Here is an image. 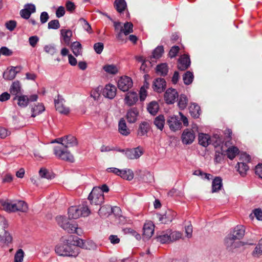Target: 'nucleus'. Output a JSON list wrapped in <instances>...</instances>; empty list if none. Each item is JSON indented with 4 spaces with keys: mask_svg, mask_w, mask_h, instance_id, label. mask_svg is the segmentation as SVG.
I'll return each mask as SVG.
<instances>
[{
    "mask_svg": "<svg viewBox=\"0 0 262 262\" xmlns=\"http://www.w3.org/2000/svg\"><path fill=\"white\" fill-rule=\"evenodd\" d=\"M164 53V50L163 46H159L152 51L150 58L151 59H159L162 57Z\"/></svg>",
    "mask_w": 262,
    "mask_h": 262,
    "instance_id": "2f4dec72",
    "label": "nucleus"
},
{
    "mask_svg": "<svg viewBox=\"0 0 262 262\" xmlns=\"http://www.w3.org/2000/svg\"><path fill=\"white\" fill-rule=\"evenodd\" d=\"M245 234V229L243 226H237L235 227L233 232L229 234L231 236L235 238L239 241L241 239Z\"/></svg>",
    "mask_w": 262,
    "mask_h": 262,
    "instance_id": "c85d7f7f",
    "label": "nucleus"
},
{
    "mask_svg": "<svg viewBox=\"0 0 262 262\" xmlns=\"http://www.w3.org/2000/svg\"><path fill=\"white\" fill-rule=\"evenodd\" d=\"M89 199L92 204L101 205L104 201V196L101 190L99 188H94L89 194Z\"/></svg>",
    "mask_w": 262,
    "mask_h": 262,
    "instance_id": "0eeeda50",
    "label": "nucleus"
},
{
    "mask_svg": "<svg viewBox=\"0 0 262 262\" xmlns=\"http://www.w3.org/2000/svg\"><path fill=\"white\" fill-rule=\"evenodd\" d=\"M168 71V66L165 63L158 64L156 67L157 73L161 75H166Z\"/></svg>",
    "mask_w": 262,
    "mask_h": 262,
    "instance_id": "49530a36",
    "label": "nucleus"
},
{
    "mask_svg": "<svg viewBox=\"0 0 262 262\" xmlns=\"http://www.w3.org/2000/svg\"><path fill=\"white\" fill-rule=\"evenodd\" d=\"M183 80L185 84L189 85L192 83L193 80V74L187 71L183 76Z\"/></svg>",
    "mask_w": 262,
    "mask_h": 262,
    "instance_id": "5fc2aeb1",
    "label": "nucleus"
},
{
    "mask_svg": "<svg viewBox=\"0 0 262 262\" xmlns=\"http://www.w3.org/2000/svg\"><path fill=\"white\" fill-rule=\"evenodd\" d=\"M188 103V99L186 96L181 95L178 101V106L181 109H184L186 107Z\"/></svg>",
    "mask_w": 262,
    "mask_h": 262,
    "instance_id": "4d7b16f0",
    "label": "nucleus"
},
{
    "mask_svg": "<svg viewBox=\"0 0 262 262\" xmlns=\"http://www.w3.org/2000/svg\"><path fill=\"white\" fill-rule=\"evenodd\" d=\"M117 89L116 86L112 84H107L102 90V95L105 98L112 99L116 95Z\"/></svg>",
    "mask_w": 262,
    "mask_h": 262,
    "instance_id": "4468645a",
    "label": "nucleus"
},
{
    "mask_svg": "<svg viewBox=\"0 0 262 262\" xmlns=\"http://www.w3.org/2000/svg\"><path fill=\"white\" fill-rule=\"evenodd\" d=\"M76 240L77 243L78 244H77V247H81L82 248L88 250H93L96 248V245L92 241L88 240L83 241L77 237H76Z\"/></svg>",
    "mask_w": 262,
    "mask_h": 262,
    "instance_id": "aec40b11",
    "label": "nucleus"
},
{
    "mask_svg": "<svg viewBox=\"0 0 262 262\" xmlns=\"http://www.w3.org/2000/svg\"><path fill=\"white\" fill-rule=\"evenodd\" d=\"M154 123L158 129L162 131L165 124V117L162 115L158 116L155 118Z\"/></svg>",
    "mask_w": 262,
    "mask_h": 262,
    "instance_id": "473e14b6",
    "label": "nucleus"
},
{
    "mask_svg": "<svg viewBox=\"0 0 262 262\" xmlns=\"http://www.w3.org/2000/svg\"><path fill=\"white\" fill-rule=\"evenodd\" d=\"M226 152L228 158L232 160L239 154V149L235 146H231L227 149Z\"/></svg>",
    "mask_w": 262,
    "mask_h": 262,
    "instance_id": "c03bdc74",
    "label": "nucleus"
},
{
    "mask_svg": "<svg viewBox=\"0 0 262 262\" xmlns=\"http://www.w3.org/2000/svg\"><path fill=\"white\" fill-rule=\"evenodd\" d=\"M149 129V126L147 123L142 122L140 124L138 131V135L142 136L145 135Z\"/></svg>",
    "mask_w": 262,
    "mask_h": 262,
    "instance_id": "3c124183",
    "label": "nucleus"
},
{
    "mask_svg": "<svg viewBox=\"0 0 262 262\" xmlns=\"http://www.w3.org/2000/svg\"><path fill=\"white\" fill-rule=\"evenodd\" d=\"M58 224L65 231L69 233H76L79 234L81 230L78 227L75 222H70L69 219L65 216H59L56 217Z\"/></svg>",
    "mask_w": 262,
    "mask_h": 262,
    "instance_id": "7ed1b4c3",
    "label": "nucleus"
},
{
    "mask_svg": "<svg viewBox=\"0 0 262 262\" xmlns=\"http://www.w3.org/2000/svg\"><path fill=\"white\" fill-rule=\"evenodd\" d=\"M79 23L82 26L83 28L89 33H92V28L90 24L84 18H81L79 19Z\"/></svg>",
    "mask_w": 262,
    "mask_h": 262,
    "instance_id": "6e6d98bb",
    "label": "nucleus"
},
{
    "mask_svg": "<svg viewBox=\"0 0 262 262\" xmlns=\"http://www.w3.org/2000/svg\"><path fill=\"white\" fill-rule=\"evenodd\" d=\"M71 49L73 54L76 56H78L82 54V46L81 43L78 41L73 42L71 45Z\"/></svg>",
    "mask_w": 262,
    "mask_h": 262,
    "instance_id": "f704fd0d",
    "label": "nucleus"
},
{
    "mask_svg": "<svg viewBox=\"0 0 262 262\" xmlns=\"http://www.w3.org/2000/svg\"><path fill=\"white\" fill-rule=\"evenodd\" d=\"M61 35L62 36V39L64 42L68 45H69L71 40V38L72 36V32L70 30H61Z\"/></svg>",
    "mask_w": 262,
    "mask_h": 262,
    "instance_id": "e433bc0d",
    "label": "nucleus"
},
{
    "mask_svg": "<svg viewBox=\"0 0 262 262\" xmlns=\"http://www.w3.org/2000/svg\"><path fill=\"white\" fill-rule=\"evenodd\" d=\"M211 138L208 134L200 133L198 136L199 143L204 147H207L211 144Z\"/></svg>",
    "mask_w": 262,
    "mask_h": 262,
    "instance_id": "cd10ccee",
    "label": "nucleus"
},
{
    "mask_svg": "<svg viewBox=\"0 0 262 262\" xmlns=\"http://www.w3.org/2000/svg\"><path fill=\"white\" fill-rule=\"evenodd\" d=\"M0 207L7 212H26L28 208L27 204L23 201H18L15 203L2 201L0 202Z\"/></svg>",
    "mask_w": 262,
    "mask_h": 262,
    "instance_id": "f03ea898",
    "label": "nucleus"
},
{
    "mask_svg": "<svg viewBox=\"0 0 262 262\" xmlns=\"http://www.w3.org/2000/svg\"><path fill=\"white\" fill-rule=\"evenodd\" d=\"M36 11V7L32 4H28L25 5L24 8L20 11V16L25 18L28 19L31 14Z\"/></svg>",
    "mask_w": 262,
    "mask_h": 262,
    "instance_id": "a211bd4d",
    "label": "nucleus"
},
{
    "mask_svg": "<svg viewBox=\"0 0 262 262\" xmlns=\"http://www.w3.org/2000/svg\"><path fill=\"white\" fill-rule=\"evenodd\" d=\"M13 238L12 235L7 231L6 230L3 235V241L2 242H3L5 244H9L12 242Z\"/></svg>",
    "mask_w": 262,
    "mask_h": 262,
    "instance_id": "680f3d73",
    "label": "nucleus"
},
{
    "mask_svg": "<svg viewBox=\"0 0 262 262\" xmlns=\"http://www.w3.org/2000/svg\"><path fill=\"white\" fill-rule=\"evenodd\" d=\"M114 5L119 12H122L126 8V3L124 0H116Z\"/></svg>",
    "mask_w": 262,
    "mask_h": 262,
    "instance_id": "09e8293b",
    "label": "nucleus"
},
{
    "mask_svg": "<svg viewBox=\"0 0 262 262\" xmlns=\"http://www.w3.org/2000/svg\"><path fill=\"white\" fill-rule=\"evenodd\" d=\"M120 177L123 179L130 181L134 177L133 171L130 169H125L121 170Z\"/></svg>",
    "mask_w": 262,
    "mask_h": 262,
    "instance_id": "ea45409f",
    "label": "nucleus"
},
{
    "mask_svg": "<svg viewBox=\"0 0 262 262\" xmlns=\"http://www.w3.org/2000/svg\"><path fill=\"white\" fill-rule=\"evenodd\" d=\"M76 237L72 235L62 237L55 247V252L60 256L76 257L79 253Z\"/></svg>",
    "mask_w": 262,
    "mask_h": 262,
    "instance_id": "f257e3e1",
    "label": "nucleus"
},
{
    "mask_svg": "<svg viewBox=\"0 0 262 262\" xmlns=\"http://www.w3.org/2000/svg\"><path fill=\"white\" fill-rule=\"evenodd\" d=\"M157 240L162 244L170 243L169 230L162 233L157 237Z\"/></svg>",
    "mask_w": 262,
    "mask_h": 262,
    "instance_id": "79ce46f5",
    "label": "nucleus"
},
{
    "mask_svg": "<svg viewBox=\"0 0 262 262\" xmlns=\"http://www.w3.org/2000/svg\"><path fill=\"white\" fill-rule=\"evenodd\" d=\"M252 255L255 258H259L262 255V238L252 251Z\"/></svg>",
    "mask_w": 262,
    "mask_h": 262,
    "instance_id": "37998d69",
    "label": "nucleus"
},
{
    "mask_svg": "<svg viewBox=\"0 0 262 262\" xmlns=\"http://www.w3.org/2000/svg\"><path fill=\"white\" fill-rule=\"evenodd\" d=\"M39 176L41 178L51 179L54 178V174L46 168H41L39 171Z\"/></svg>",
    "mask_w": 262,
    "mask_h": 262,
    "instance_id": "864d4df0",
    "label": "nucleus"
},
{
    "mask_svg": "<svg viewBox=\"0 0 262 262\" xmlns=\"http://www.w3.org/2000/svg\"><path fill=\"white\" fill-rule=\"evenodd\" d=\"M211 143L217 148L223 144V139L219 135L215 134L211 138Z\"/></svg>",
    "mask_w": 262,
    "mask_h": 262,
    "instance_id": "8fccbe9b",
    "label": "nucleus"
},
{
    "mask_svg": "<svg viewBox=\"0 0 262 262\" xmlns=\"http://www.w3.org/2000/svg\"><path fill=\"white\" fill-rule=\"evenodd\" d=\"M190 64V60L187 55L181 56L179 59L178 67L181 71L187 69Z\"/></svg>",
    "mask_w": 262,
    "mask_h": 262,
    "instance_id": "5701e85b",
    "label": "nucleus"
},
{
    "mask_svg": "<svg viewBox=\"0 0 262 262\" xmlns=\"http://www.w3.org/2000/svg\"><path fill=\"white\" fill-rule=\"evenodd\" d=\"M103 69L110 75H116L119 72L118 67L113 64H106L103 67Z\"/></svg>",
    "mask_w": 262,
    "mask_h": 262,
    "instance_id": "7c9ffc66",
    "label": "nucleus"
},
{
    "mask_svg": "<svg viewBox=\"0 0 262 262\" xmlns=\"http://www.w3.org/2000/svg\"><path fill=\"white\" fill-rule=\"evenodd\" d=\"M155 231V225L150 221H146L143 227V237L148 239L154 234Z\"/></svg>",
    "mask_w": 262,
    "mask_h": 262,
    "instance_id": "9d476101",
    "label": "nucleus"
},
{
    "mask_svg": "<svg viewBox=\"0 0 262 262\" xmlns=\"http://www.w3.org/2000/svg\"><path fill=\"white\" fill-rule=\"evenodd\" d=\"M166 88V81L163 78H159L153 81L152 89L154 91L161 93Z\"/></svg>",
    "mask_w": 262,
    "mask_h": 262,
    "instance_id": "6ab92c4d",
    "label": "nucleus"
},
{
    "mask_svg": "<svg viewBox=\"0 0 262 262\" xmlns=\"http://www.w3.org/2000/svg\"><path fill=\"white\" fill-rule=\"evenodd\" d=\"M80 208V213H81V216H87L90 214V211L88 207V206L83 204L78 206Z\"/></svg>",
    "mask_w": 262,
    "mask_h": 262,
    "instance_id": "bf43d9fd",
    "label": "nucleus"
},
{
    "mask_svg": "<svg viewBox=\"0 0 262 262\" xmlns=\"http://www.w3.org/2000/svg\"><path fill=\"white\" fill-rule=\"evenodd\" d=\"M43 50L47 53L52 55L56 52V49L54 45H46L43 48Z\"/></svg>",
    "mask_w": 262,
    "mask_h": 262,
    "instance_id": "e2e57ef3",
    "label": "nucleus"
},
{
    "mask_svg": "<svg viewBox=\"0 0 262 262\" xmlns=\"http://www.w3.org/2000/svg\"><path fill=\"white\" fill-rule=\"evenodd\" d=\"M54 152L55 155L58 159L69 162L74 161L73 156L67 149V148L63 147L62 145L58 143L54 148Z\"/></svg>",
    "mask_w": 262,
    "mask_h": 262,
    "instance_id": "39448f33",
    "label": "nucleus"
},
{
    "mask_svg": "<svg viewBox=\"0 0 262 262\" xmlns=\"http://www.w3.org/2000/svg\"><path fill=\"white\" fill-rule=\"evenodd\" d=\"M17 68L18 67H14L8 68L3 74V77L4 79L8 80H11L13 79L17 73V72L16 70Z\"/></svg>",
    "mask_w": 262,
    "mask_h": 262,
    "instance_id": "a878e982",
    "label": "nucleus"
},
{
    "mask_svg": "<svg viewBox=\"0 0 262 262\" xmlns=\"http://www.w3.org/2000/svg\"><path fill=\"white\" fill-rule=\"evenodd\" d=\"M24 257V252L21 249L18 250L14 255L15 262H23Z\"/></svg>",
    "mask_w": 262,
    "mask_h": 262,
    "instance_id": "052dcab7",
    "label": "nucleus"
},
{
    "mask_svg": "<svg viewBox=\"0 0 262 262\" xmlns=\"http://www.w3.org/2000/svg\"><path fill=\"white\" fill-rule=\"evenodd\" d=\"M170 243L175 242L182 237V233L178 231H172L169 229Z\"/></svg>",
    "mask_w": 262,
    "mask_h": 262,
    "instance_id": "de8ad7c7",
    "label": "nucleus"
},
{
    "mask_svg": "<svg viewBox=\"0 0 262 262\" xmlns=\"http://www.w3.org/2000/svg\"><path fill=\"white\" fill-rule=\"evenodd\" d=\"M9 91L14 97L22 94V88L20 82L18 80L14 81L10 86Z\"/></svg>",
    "mask_w": 262,
    "mask_h": 262,
    "instance_id": "b1692460",
    "label": "nucleus"
},
{
    "mask_svg": "<svg viewBox=\"0 0 262 262\" xmlns=\"http://www.w3.org/2000/svg\"><path fill=\"white\" fill-rule=\"evenodd\" d=\"M167 123L170 129L172 131L178 130L181 128V123L175 116L169 117Z\"/></svg>",
    "mask_w": 262,
    "mask_h": 262,
    "instance_id": "412c9836",
    "label": "nucleus"
},
{
    "mask_svg": "<svg viewBox=\"0 0 262 262\" xmlns=\"http://www.w3.org/2000/svg\"><path fill=\"white\" fill-rule=\"evenodd\" d=\"M189 112L192 117L194 118H198L200 115L201 109L200 106L194 103H191L189 106Z\"/></svg>",
    "mask_w": 262,
    "mask_h": 262,
    "instance_id": "c9c22d12",
    "label": "nucleus"
},
{
    "mask_svg": "<svg viewBox=\"0 0 262 262\" xmlns=\"http://www.w3.org/2000/svg\"><path fill=\"white\" fill-rule=\"evenodd\" d=\"M178 97V92L173 89H168L164 94V100L168 104L173 103Z\"/></svg>",
    "mask_w": 262,
    "mask_h": 262,
    "instance_id": "f3484780",
    "label": "nucleus"
},
{
    "mask_svg": "<svg viewBox=\"0 0 262 262\" xmlns=\"http://www.w3.org/2000/svg\"><path fill=\"white\" fill-rule=\"evenodd\" d=\"M251 161V157L246 153H243L241 155L239 162H243L248 164Z\"/></svg>",
    "mask_w": 262,
    "mask_h": 262,
    "instance_id": "774afa93",
    "label": "nucleus"
},
{
    "mask_svg": "<svg viewBox=\"0 0 262 262\" xmlns=\"http://www.w3.org/2000/svg\"><path fill=\"white\" fill-rule=\"evenodd\" d=\"M255 216L257 220L262 221V210L259 208L255 209L253 210L252 213L250 215L251 219H253Z\"/></svg>",
    "mask_w": 262,
    "mask_h": 262,
    "instance_id": "13d9d810",
    "label": "nucleus"
},
{
    "mask_svg": "<svg viewBox=\"0 0 262 262\" xmlns=\"http://www.w3.org/2000/svg\"><path fill=\"white\" fill-rule=\"evenodd\" d=\"M147 109L148 112L151 115H156L158 112L159 106L156 101H151L147 105Z\"/></svg>",
    "mask_w": 262,
    "mask_h": 262,
    "instance_id": "a19ab883",
    "label": "nucleus"
},
{
    "mask_svg": "<svg viewBox=\"0 0 262 262\" xmlns=\"http://www.w3.org/2000/svg\"><path fill=\"white\" fill-rule=\"evenodd\" d=\"M133 82L132 79L126 76H123L119 79L117 85L119 90L126 92L133 86Z\"/></svg>",
    "mask_w": 262,
    "mask_h": 262,
    "instance_id": "6e6552de",
    "label": "nucleus"
},
{
    "mask_svg": "<svg viewBox=\"0 0 262 262\" xmlns=\"http://www.w3.org/2000/svg\"><path fill=\"white\" fill-rule=\"evenodd\" d=\"M222 187V180L219 177L215 178L212 183V192H216L221 189Z\"/></svg>",
    "mask_w": 262,
    "mask_h": 262,
    "instance_id": "4c0bfd02",
    "label": "nucleus"
},
{
    "mask_svg": "<svg viewBox=\"0 0 262 262\" xmlns=\"http://www.w3.org/2000/svg\"><path fill=\"white\" fill-rule=\"evenodd\" d=\"M64 103V99L59 96L55 100V106L56 111L61 114L67 115L69 114L70 110L65 105Z\"/></svg>",
    "mask_w": 262,
    "mask_h": 262,
    "instance_id": "1a4fd4ad",
    "label": "nucleus"
},
{
    "mask_svg": "<svg viewBox=\"0 0 262 262\" xmlns=\"http://www.w3.org/2000/svg\"><path fill=\"white\" fill-rule=\"evenodd\" d=\"M37 99L38 96L36 94H33L29 96L20 94L13 98V100L16 101L17 105L22 108L27 107L30 102L36 101Z\"/></svg>",
    "mask_w": 262,
    "mask_h": 262,
    "instance_id": "423d86ee",
    "label": "nucleus"
},
{
    "mask_svg": "<svg viewBox=\"0 0 262 262\" xmlns=\"http://www.w3.org/2000/svg\"><path fill=\"white\" fill-rule=\"evenodd\" d=\"M179 50H180V48L178 46H174L172 47L169 52L168 56L170 58H173V57H176L177 56L178 53L179 52Z\"/></svg>",
    "mask_w": 262,
    "mask_h": 262,
    "instance_id": "69168bd1",
    "label": "nucleus"
},
{
    "mask_svg": "<svg viewBox=\"0 0 262 262\" xmlns=\"http://www.w3.org/2000/svg\"><path fill=\"white\" fill-rule=\"evenodd\" d=\"M16 21L15 20H11L7 21L5 23L6 28L10 31H12L16 27Z\"/></svg>",
    "mask_w": 262,
    "mask_h": 262,
    "instance_id": "0e129e2a",
    "label": "nucleus"
},
{
    "mask_svg": "<svg viewBox=\"0 0 262 262\" xmlns=\"http://www.w3.org/2000/svg\"><path fill=\"white\" fill-rule=\"evenodd\" d=\"M143 149L138 147L130 149H127L125 152L126 157L129 159H137L143 154Z\"/></svg>",
    "mask_w": 262,
    "mask_h": 262,
    "instance_id": "ddd939ff",
    "label": "nucleus"
},
{
    "mask_svg": "<svg viewBox=\"0 0 262 262\" xmlns=\"http://www.w3.org/2000/svg\"><path fill=\"white\" fill-rule=\"evenodd\" d=\"M176 215V213L175 212L171 210H168L166 211L165 214L163 215H159V219L162 223L167 224L171 222L174 219Z\"/></svg>",
    "mask_w": 262,
    "mask_h": 262,
    "instance_id": "4be33fe9",
    "label": "nucleus"
},
{
    "mask_svg": "<svg viewBox=\"0 0 262 262\" xmlns=\"http://www.w3.org/2000/svg\"><path fill=\"white\" fill-rule=\"evenodd\" d=\"M195 139L193 130L189 129H185L182 135V142L185 144L192 143Z\"/></svg>",
    "mask_w": 262,
    "mask_h": 262,
    "instance_id": "dca6fc26",
    "label": "nucleus"
},
{
    "mask_svg": "<svg viewBox=\"0 0 262 262\" xmlns=\"http://www.w3.org/2000/svg\"><path fill=\"white\" fill-rule=\"evenodd\" d=\"M59 27V21L57 19L52 20L48 23V28L50 29H57Z\"/></svg>",
    "mask_w": 262,
    "mask_h": 262,
    "instance_id": "338daca9",
    "label": "nucleus"
},
{
    "mask_svg": "<svg viewBox=\"0 0 262 262\" xmlns=\"http://www.w3.org/2000/svg\"><path fill=\"white\" fill-rule=\"evenodd\" d=\"M249 167L247 164L243 162H238L237 171L242 177L246 176Z\"/></svg>",
    "mask_w": 262,
    "mask_h": 262,
    "instance_id": "58836bf2",
    "label": "nucleus"
},
{
    "mask_svg": "<svg viewBox=\"0 0 262 262\" xmlns=\"http://www.w3.org/2000/svg\"><path fill=\"white\" fill-rule=\"evenodd\" d=\"M45 110V107L42 104H38L32 108V117H35L41 113Z\"/></svg>",
    "mask_w": 262,
    "mask_h": 262,
    "instance_id": "603ef678",
    "label": "nucleus"
},
{
    "mask_svg": "<svg viewBox=\"0 0 262 262\" xmlns=\"http://www.w3.org/2000/svg\"><path fill=\"white\" fill-rule=\"evenodd\" d=\"M225 244L227 248L231 251L240 247L243 245L240 241L233 238L229 235L225 238Z\"/></svg>",
    "mask_w": 262,
    "mask_h": 262,
    "instance_id": "9b49d317",
    "label": "nucleus"
},
{
    "mask_svg": "<svg viewBox=\"0 0 262 262\" xmlns=\"http://www.w3.org/2000/svg\"><path fill=\"white\" fill-rule=\"evenodd\" d=\"M139 113L136 108H132L126 114V119L129 123H135L138 119Z\"/></svg>",
    "mask_w": 262,
    "mask_h": 262,
    "instance_id": "393cba45",
    "label": "nucleus"
},
{
    "mask_svg": "<svg viewBox=\"0 0 262 262\" xmlns=\"http://www.w3.org/2000/svg\"><path fill=\"white\" fill-rule=\"evenodd\" d=\"M149 84L145 81L143 85L140 88L139 91V98L141 101H143L145 100L147 96V90L149 88Z\"/></svg>",
    "mask_w": 262,
    "mask_h": 262,
    "instance_id": "72a5a7b5",
    "label": "nucleus"
},
{
    "mask_svg": "<svg viewBox=\"0 0 262 262\" xmlns=\"http://www.w3.org/2000/svg\"><path fill=\"white\" fill-rule=\"evenodd\" d=\"M68 215L69 219H77L81 216V213H80V208L78 206H71L69 209Z\"/></svg>",
    "mask_w": 262,
    "mask_h": 262,
    "instance_id": "bb28decb",
    "label": "nucleus"
},
{
    "mask_svg": "<svg viewBox=\"0 0 262 262\" xmlns=\"http://www.w3.org/2000/svg\"><path fill=\"white\" fill-rule=\"evenodd\" d=\"M139 100L138 94L133 91H130L125 94L124 101L125 105L131 106L137 103Z\"/></svg>",
    "mask_w": 262,
    "mask_h": 262,
    "instance_id": "f8f14e48",
    "label": "nucleus"
},
{
    "mask_svg": "<svg viewBox=\"0 0 262 262\" xmlns=\"http://www.w3.org/2000/svg\"><path fill=\"white\" fill-rule=\"evenodd\" d=\"M7 227V223L6 219L0 215V242L3 241V235Z\"/></svg>",
    "mask_w": 262,
    "mask_h": 262,
    "instance_id": "a18cd8bd",
    "label": "nucleus"
},
{
    "mask_svg": "<svg viewBox=\"0 0 262 262\" xmlns=\"http://www.w3.org/2000/svg\"><path fill=\"white\" fill-rule=\"evenodd\" d=\"M57 142L66 148L72 147L77 144V139L75 137L72 136L59 139Z\"/></svg>",
    "mask_w": 262,
    "mask_h": 262,
    "instance_id": "2eb2a0df",
    "label": "nucleus"
},
{
    "mask_svg": "<svg viewBox=\"0 0 262 262\" xmlns=\"http://www.w3.org/2000/svg\"><path fill=\"white\" fill-rule=\"evenodd\" d=\"M118 131L123 136H128L130 133V129L127 127L126 123L124 119H121L119 122Z\"/></svg>",
    "mask_w": 262,
    "mask_h": 262,
    "instance_id": "c756f323",
    "label": "nucleus"
},
{
    "mask_svg": "<svg viewBox=\"0 0 262 262\" xmlns=\"http://www.w3.org/2000/svg\"><path fill=\"white\" fill-rule=\"evenodd\" d=\"M114 26L115 30L118 32L117 38L119 40H122V34L127 35L133 31V25L130 22L125 23L123 26H122L121 23L114 21Z\"/></svg>",
    "mask_w": 262,
    "mask_h": 262,
    "instance_id": "20e7f679",
    "label": "nucleus"
}]
</instances>
